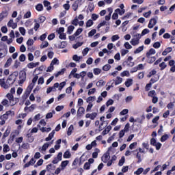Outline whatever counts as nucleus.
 Returning <instances> with one entry per match:
<instances>
[{"label": "nucleus", "instance_id": "nucleus-1", "mask_svg": "<svg viewBox=\"0 0 175 175\" xmlns=\"http://www.w3.org/2000/svg\"><path fill=\"white\" fill-rule=\"evenodd\" d=\"M17 76H18V72H14L12 74H11L7 81V85L8 86V88L10 87H12V85H13L14 84V83L16 82V81L17 80Z\"/></svg>", "mask_w": 175, "mask_h": 175}, {"label": "nucleus", "instance_id": "nucleus-2", "mask_svg": "<svg viewBox=\"0 0 175 175\" xmlns=\"http://www.w3.org/2000/svg\"><path fill=\"white\" fill-rule=\"evenodd\" d=\"M19 85L24 84V82L27 80V72L21 70L19 72Z\"/></svg>", "mask_w": 175, "mask_h": 175}, {"label": "nucleus", "instance_id": "nucleus-3", "mask_svg": "<svg viewBox=\"0 0 175 175\" xmlns=\"http://www.w3.org/2000/svg\"><path fill=\"white\" fill-rule=\"evenodd\" d=\"M38 79H39V77L38 75H36L33 79L32 83L28 86L27 90H29L27 95H29L30 92L32 91V89L33 87H35V83L36 81H38Z\"/></svg>", "mask_w": 175, "mask_h": 175}, {"label": "nucleus", "instance_id": "nucleus-4", "mask_svg": "<svg viewBox=\"0 0 175 175\" xmlns=\"http://www.w3.org/2000/svg\"><path fill=\"white\" fill-rule=\"evenodd\" d=\"M81 2H83V0H76L71 6L72 9L76 12L79 9V6H81Z\"/></svg>", "mask_w": 175, "mask_h": 175}, {"label": "nucleus", "instance_id": "nucleus-5", "mask_svg": "<svg viewBox=\"0 0 175 175\" xmlns=\"http://www.w3.org/2000/svg\"><path fill=\"white\" fill-rule=\"evenodd\" d=\"M157 20H158V16H156V18H151L149 21L148 27L150 29L154 28V26L157 25Z\"/></svg>", "mask_w": 175, "mask_h": 175}, {"label": "nucleus", "instance_id": "nucleus-6", "mask_svg": "<svg viewBox=\"0 0 175 175\" xmlns=\"http://www.w3.org/2000/svg\"><path fill=\"white\" fill-rule=\"evenodd\" d=\"M109 159H110V153H109V152H107L102 157L101 161L102 162H104V163H107V162H109Z\"/></svg>", "mask_w": 175, "mask_h": 175}, {"label": "nucleus", "instance_id": "nucleus-7", "mask_svg": "<svg viewBox=\"0 0 175 175\" xmlns=\"http://www.w3.org/2000/svg\"><path fill=\"white\" fill-rule=\"evenodd\" d=\"M36 109V105L32 104L30 107H25L24 108V111L32 112Z\"/></svg>", "mask_w": 175, "mask_h": 175}, {"label": "nucleus", "instance_id": "nucleus-8", "mask_svg": "<svg viewBox=\"0 0 175 175\" xmlns=\"http://www.w3.org/2000/svg\"><path fill=\"white\" fill-rule=\"evenodd\" d=\"M50 146V144L45 143L42 148H39V151L40 152H42V154H44V152H46L47 148H49V146Z\"/></svg>", "mask_w": 175, "mask_h": 175}, {"label": "nucleus", "instance_id": "nucleus-9", "mask_svg": "<svg viewBox=\"0 0 175 175\" xmlns=\"http://www.w3.org/2000/svg\"><path fill=\"white\" fill-rule=\"evenodd\" d=\"M0 85L3 87V88H5V90L9 88V86L8 85V83L5 82V79H0Z\"/></svg>", "mask_w": 175, "mask_h": 175}, {"label": "nucleus", "instance_id": "nucleus-10", "mask_svg": "<svg viewBox=\"0 0 175 175\" xmlns=\"http://www.w3.org/2000/svg\"><path fill=\"white\" fill-rule=\"evenodd\" d=\"M36 162V161H35V159L32 158L29 163L25 164L24 167H29V166L35 165Z\"/></svg>", "mask_w": 175, "mask_h": 175}, {"label": "nucleus", "instance_id": "nucleus-11", "mask_svg": "<svg viewBox=\"0 0 175 175\" xmlns=\"http://www.w3.org/2000/svg\"><path fill=\"white\" fill-rule=\"evenodd\" d=\"M46 170L47 172H54V170H55V165H53V164H49L46 166Z\"/></svg>", "mask_w": 175, "mask_h": 175}, {"label": "nucleus", "instance_id": "nucleus-12", "mask_svg": "<svg viewBox=\"0 0 175 175\" xmlns=\"http://www.w3.org/2000/svg\"><path fill=\"white\" fill-rule=\"evenodd\" d=\"M110 131H111V126L109 125V126H107V128H105V129L102 132L103 136H105V135H107V133H109V132H110Z\"/></svg>", "mask_w": 175, "mask_h": 175}, {"label": "nucleus", "instance_id": "nucleus-13", "mask_svg": "<svg viewBox=\"0 0 175 175\" xmlns=\"http://www.w3.org/2000/svg\"><path fill=\"white\" fill-rule=\"evenodd\" d=\"M44 21H46V17L44 16H40L38 20H34V23H38L39 24H42V23H44Z\"/></svg>", "mask_w": 175, "mask_h": 175}, {"label": "nucleus", "instance_id": "nucleus-14", "mask_svg": "<svg viewBox=\"0 0 175 175\" xmlns=\"http://www.w3.org/2000/svg\"><path fill=\"white\" fill-rule=\"evenodd\" d=\"M44 6L46 8V10H51V6H50V2L47 0L43 1Z\"/></svg>", "mask_w": 175, "mask_h": 175}, {"label": "nucleus", "instance_id": "nucleus-15", "mask_svg": "<svg viewBox=\"0 0 175 175\" xmlns=\"http://www.w3.org/2000/svg\"><path fill=\"white\" fill-rule=\"evenodd\" d=\"M139 38H133L130 43L133 45V46H137V44H139Z\"/></svg>", "mask_w": 175, "mask_h": 175}, {"label": "nucleus", "instance_id": "nucleus-16", "mask_svg": "<svg viewBox=\"0 0 175 175\" xmlns=\"http://www.w3.org/2000/svg\"><path fill=\"white\" fill-rule=\"evenodd\" d=\"M155 53H156L155 49H150L149 51L146 53L147 58H150V56L155 54Z\"/></svg>", "mask_w": 175, "mask_h": 175}, {"label": "nucleus", "instance_id": "nucleus-17", "mask_svg": "<svg viewBox=\"0 0 175 175\" xmlns=\"http://www.w3.org/2000/svg\"><path fill=\"white\" fill-rule=\"evenodd\" d=\"M133 84V79H127L126 81L125 82L126 87H131Z\"/></svg>", "mask_w": 175, "mask_h": 175}, {"label": "nucleus", "instance_id": "nucleus-18", "mask_svg": "<svg viewBox=\"0 0 175 175\" xmlns=\"http://www.w3.org/2000/svg\"><path fill=\"white\" fill-rule=\"evenodd\" d=\"M84 111H85V109L83 107H80L77 111V115L78 116H83L84 114Z\"/></svg>", "mask_w": 175, "mask_h": 175}, {"label": "nucleus", "instance_id": "nucleus-19", "mask_svg": "<svg viewBox=\"0 0 175 175\" xmlns=\"http://www.w3.org/2000/svg\"><path fill=\"white\" fill-rule=\"evenodd\" d=\"M74 30H75V26L70 25L68 27L67 33L68 35H72V33L73 32Z\"/></svg>", "mask_w": 175, "mask_h": 175}, {"label": "nucleus", "instance_id": "nucleus-20", "mask_svg": "<svg viewBox=\"0 0 175 175\" xmlns=\"http://www.w3.org/2000/svg\"><path fill=\"white\" fill-rule=\"evenodd\" d=\"M143 50H144V46H141L139 47H138L135 51L134 53L135 54H139V53H142V51H143Z\"/></svg>", "mask_w": 175, "mask_h": 175}, {"label": "nucleus", "instance_id": "nucleus-21", "mask_svg": "<svg viewBox=\"0 0 175 175\" xmlns=\"http://www.w3.org/2000/svg\"><path fill=\"white\" fill-rule=\"evenodd\" d=\"M64 158L65 159H69L70 158V157H72V154H70V152H69V150H66L64 155H63Z\"/></svg>", "mask_w": 175, "mask_h": 175}, {"label": "nucleus", "instance_id": "nucleus-22", "mask_svg": "<svg viewBox=\"0 0 175 175\" xmlns=\"http://www.w3.org/2000/svg\"><path fill=\"white\" fill-rule=\"evenodd\" d=\"M143 172H144V169H143V167H139L134 172V174L140 175Z\"/></svg>", "mask_w": 175, "mask_h": 175}, {"label": "nucleus", "instance_id": "nucleus-23", "mask_svg": "<svg viewBox=\"0 0 175 175\" xmlns=\"http://www.w3.org/2000/svg\"><path fill=\"white\" fill-rule=\"evenodd\" d=\"M95 99H96V97L90 96L87 98L86 102L87 103H91V102H95Z\"/></svg>", "mask_w": 175, "mask_h": 175}, {"label": "nucleus", "instance_id": "nucleus-24", "mask_svg": "<svg viewBox=\"0 0 175 175\" xmlns=\"http://www.w3.org/2000/svg\"><path fill=\"white\" fill-rule=\"evenodd\" d=\"M12 62L13 60L12 59V57H10L4 65L5 68H9V66L12 65Z\"/></svg>", "mask_w": 175, "mask_h": 175}, {"label": "nucleus", "instance_id": "nucleus-25", "mask_svg": "<svg viewBox=\"0 0 175 175\" xmlns=\"http://www.w3.org/2000/svg\"><path fill=\"white\" fill-rule=\"evenodd\" d=\"M121 83H122V78L117 77L115 81V85H118V84H121Z\"/></svg>", "mask_w": 175, "mask_h": 175}, {"label": "nucleus", "instance_id": "nucleus-26", "mask_svg": "<svg viewBox=\"0 0 175 175\" xmlns=\"http://www.w3.org/2000/svg\"><path fill=\"white\" fill-rule=\"evenodd\" d=\"M106 84V82H105L103 80H100L96 83L97 87H103Z\"/></svg>", "mask_w": 175, "mask_h": 175}, {"label": "nucleus", "instance_id": "nucleus-27", "mask_svg": "<svg viewBox=\"0 0 175 175\" xmlns=\"http://www.w3.org/2000/svg\"><path fill=\"white\" fill-rule=\"evenodd\" d=\"M68 163H69V161H68V160L62 161L61 163V166H62V169H65V167H66V166H68Z\"/></svg>", "mask_w": 175, "mask_h": 175}, {"label": "nucleus", "instance_id": "nucleus-28", "mask_svg": "<svg viewBox=\"0 0 175 175\" xmlns=\"http://www.w3.org/2000/svg\"><path fill=\"white\" fill-rule=\"evenodd\" d=\"M46 47H49V42L44 41L40 45V49H46Z\"/></svg>", "mask_w": 175, "mask_h": 175}, {"label": "nucleus", "instance_id": "nucleus-29", "mask_svg": "<svg viewBox=\"0 0 175 175\" xmlns=\"http://www.w3.org/2000/svg\"><path fill=\"white\" fill-rule=\"evenodd\" d=\"M96 33V29H93L88 33L89 38L94 36Z\"/></svg>", "mask_w": 175, "mask_h": 175}, {"label": "nucleus", "instance_id": "nucleus-30", "mask_svg": "<svg viewBox=\"0 0 175 175\" xmlns=\"http://www.w3.org/2000/svg\"><path fill=\"white\" fill-rule=\"evenodd\" d=\"M14 23H13V19H11L8 23V27H12V28H13V29H14V28H16V27H17V25H14V26H13Z\"/></svg>", "mask_w": 175, "mask_h": 175}, {"label": "nucleus", "instance_id": "nucleus-31", "mask_svg": "<svg viewBox=\"0 0 175 175\" xmlns=\"http://www.w3.org/2000/svg\"><path fill=\"white\" fill-rule=\"evenodd\" d=\"M68 44L65 41H62L60 44L59 45V49H65Z\"/></svg>", "mask_w": 175, "mask_h": 175}, {"label": "nucleus", "instance_id": "nucleus-32", "mask_svg": "<svg viewBox=\"0 0 175 175\" xmlns=\"http://www.w3.org/2000/svg\"><path fill=\"white\" fill-rule=\"evenodd\" d=\"M3 151V152H8V151H10V148H9V145L4 144Z\"/></svg>", "mask_w": 175, "mask_h": 175}, {"label": "nucleus", "instance_id": "nucleus-33", "mask_svg": "<svg viewBox=\"0 0 175 175\" xmlns=\"http://www.w3.org/2000/svg\"><path fill=\"white\" fill-rule=\"evenodd\" d=\"M167 139H169V135L167 134H165L161 137V142L163 143V142H166Z\"/></svg>", "mask_w": 175, "mask_h": 175}, {"label": "nucleus", "instance_id": "nucleus-34", "mask_svg": "<svg viewBox=\"0 0 175 175\" xmlns=\"http://www.w3.org/2000/svg\"><path fill=\"white\" fill-rule=\"evenodd\" d=\"M116 13H118L120 16H122L124 13H125V10H120V8H118L115 10Z\"/></svg>", "mask_w": 175, "mask_h": 175}, {"label": "nucleus", "instance_id": "nucleus-35", "mask_svg": "<svg viewBox=\"0 0 175 175\" xmlns=\"http://www.w3.org/2000/svg\"><path fill=\"white\" fill-rule=\"evenodd\" d=\"M36 9L38 10V12H42V10H43V5L40 3L38 4Z\"/></svg>", "mask_w": 175, "mask_h": 175}, {"label": "nucleus", "instance_id": "nucleus-36", "mask_svg": "<svg viewBox=\"0 0 175 175\" xmlns=\"http://www.w3.org/2000/svg\"><path fill=\"white\" fill-rule=\"evenodd\" d=\"M111 68V66L110 64H106L103 67V70H105V72H107V70H110Z\"/></svg>", "mask_w": 175, "mask_h": 175}, {"label": "nucleus", "instance_id": "nucleus-37", "mask_svg": "<svg viewBox=\"0 0 175 175\" xmlns=\"http://www.w3.org/2000/svg\"><path fill=\"white\" fill-rule=\"evenodd\" d=\"M101 72H102V70L100 68L94 69V74L96 75V76H98V75H100Z\"/></svg>", "mask_w": 175, "mask_h": 175}, {"label": "nucleus", "instance_id": "nucleus-38", "mask_svg": "<svg viewBox=\"0 0 175 175\" xmlns=\"http://www.w3.org/2000/svg\"><path fill=\"white\" fill-rule=\"evenodd\" d=\"M94 24V21L90 19L86 23V27L90 28V27L92 26Z\"/></svg>", "mask_w": 175, "mask_h": 175}, {"label": "nucleus", "instance_id": "nucleus-39", "mask_svg": "<svg viewBox=\"0 0 175 175\" xmlns=\"http://www.w3.org/2000/svg\"><path fill=\"white\" fill-rule=\"evenodd\" d=\"M125 163V157H122L121 159L119 161L118 165L122 166Z\"/></svg>", "mask_w": 175, "mask_h": 175}, {"label": "nucleus", "instance_id": "nucleus-40", "mask_svg": "<svg viewBox=\"0 0 175 175\" xmlns=\"http://www.w3.org/2000/svg\"><path fill=\"white\" fill-rule=\"evenodd\" d=\"M65 73V68L62 69L60 71L57 72V74L55 75V77H58V76H61Z\"/></svg>", "mask_w": 175, "mask_h": 175}, {"label": "nucleus", "instance_id": "nucleus-41", "mask_svg": "<svg viewBox=\"0 0 175 175\" xmlns=\"http://www.w3.org/2000/svg\"><path fill=\"white\" fill-rule=\"evenodd\" d=\"M91 167V164L90 163L86 162L83 165V169L85 170H90V167Z\"/></svg>", "mask_w": 175, "mask_h": 175}, {"label": "nucleus", "instance_id": "nucleus-42", "mask_svg": "<svg viewBox=\"0 0 175 175\" xmlns=\"http://www.w3.org/2000/svg\"><path fill=\"white\" fill-rule=\"evenodd\" d=\"M72 131H73V125H70L68 128L67 131L68 136H70V135H72Z\"/></svg>", "mask_w": 175, "mask_h": 175}, {"label": "nucleus", "instance_id": "nucleus-43", "mask_svg": "<svg viewBox=\"0 0 175 175\" xmlns=\"http://www.w3.org/2000/svg\"><path fill=\"white\" fill-rule=\"evenodd\" d=\"M27 57H25V55L24 54H21L20 56H19V61L21 62H24V61H25Z\"/></svg>", "mask_w": 175, "mask_h": 175}, {"label": "nucleus", "instance_id": "nucleus-44", "mask_svg": "<svg viewBox=\"0 0 175 175\" xmlns=\"http://www.w3.org/2000/svg\"><path fill=\"white\" fill-rule=\"evenodd\" d=\"M124 46L127 50H131V49H132V46L131 44H129V42H128L124 43Z\"/></svg>", "mask_w": 175, "mask_h": 175}, {"label": "nucleus", "instance_id": "nucleus-45", "mask_svg": "<svg viewBox=\"0 0 175 175\" xmlns=\"http://www.w3.org/2000/svg\"><path fill=\"white\" fill-rule=\"evenodd\" d=\"M10 134V130L7 129L5 131V132L4 133L3 135V139H5V137H8V136H9Z\"/></svg>", "mask_w": 175, "mask_h": 175}, {"label": "nucleus", "instance_id": "nucleus-46", "mask_svg": "<svg viewBox=\"0 0 175 175\" xmlns=\"http://www.w3.org/2000/svg\"><path fill=\"white\" fill-rule=\"evenodd\" d=\"M151 10H149L148 12H145L143 14L144 17H146V18H148L151 16Z\"/></svg>", "mask_w": 175, "mask_h": 175}, {"label": "nucleus", "instance_id": "nucleus-47", "mask_svg": "<svg viewBox=\"0 0 175 175\" xmlns=\"http://www.w3.org/2000/svg\"><path fill=\"white\" fill-rule=\"evenodd\" d=\"M99 149H96V152L92 153V158H98V153L100 152Z\"/></svg>", "mask_w": 175, "mask_h": 175}, {"label": "nucleus", "instance_id": "nucleus-48", "mask_svg": "<svg viewBox=\"0 0 175 175\" xmlns=\"http://www.w3.org/2000/svg\"><path fill=\"white\" fill-rule=\"evenodd\" d=\"M136 158L138 159L137 163H140V162H142V154H140L139 152L137 153Z\"/></svg>", "mask_w": 175, "mask_h": 175}, {"label": "nucleus", "instance_id": "nucleus-49", "mask_svg": "<svg viewBox=\"0 0 175 175\" xmlns=\"http://www.w3.org/2000/svg\"><path fill=\"white\" fill-rule=\"evenodd\" d=\"M96 116H98V113L96 112H93L90 113V120H95V118H96Z\"/></svg>", "mask_w": 175, "mask_h": 175}, {"label": "nucleus", "instance_id": "nucleus-50", "mask_svg": "<svg viewBox=\"0 0 175 175\" xmlns=\"http://www.w3.org/2000/svg\"><path fill=\"white\" fill-rule=\"evenodd\" d=\"M73 61H76V62H79L80 61V56H78L77 55H74L72 56Z\"/></svg>", "mask_w": 175, "mask_h": 175}, {"label": "nucleus", "instance_id": "nucleus-51", "mask_svg": "<svg viewBox=\"0 0 175 175\" xmlns=\"http://www.w3.org/2000/svg\"><path fill=\"white\" fill-rule=\"evenodd\" d=\"M154 146L156 147V150H161V147H162V144L157 142Z\"/></svg>", "mask_w": 175, "mask_h": 175}, {"label": "nucleus", "instance_id": "nucleus-52", "mask_svg": "<svg viewBox=\"0 0 175 175\" xmlns=\"http://www.w3.org/2000/svg\"><path fill=\"white\" fill-rule=\"evenodd\" d=\"M159 66L161 67V70H163V69H165L167 65H166V63L163 62L159 64Z\"/></svg>", "mask_w": 175, "mask_h": 175}, {"label": "nucleus", "instance_id": "nucleus-53", "mask_svg": "<svg viewBox=\"0 0 175 175\" xmlns=\"http://www.w3.org/2000/svg\"><path fill=\"white\" fill-rule=\"evenodd\" d=\"M120 39V36L118 35H114L111 37V42H116V40H118Z\"/></svg>", "mask_w": 175, "mask_h": 175}, {"label": "nucleus", "instance_id": "nucleus-54", "mask_svg": "<svg viewBox=\"0 0 175 175\" xmlns=\"http://www.w3.org/2000/svg\"><path fill=\"white\" fill-rule=\"evenodd\" d=\"M8 118H9V116L8 115L7 113H5V114L2 115L1 116H0V120H8Z\"/></svg>", "mask_w": 175, "mask_h": 175}, {"label": "nucleus", "instance_id": "nucleus-55", "mask_svg": "<svg viewBox=\"0 0 175 175\" xmlns=\"http://www.w3.org/2000/svg\"><path fill=\"white\" fill-rule=\"evenodd\" d=\"M46 38H47V33H45L41 35L40 36V40H41V42H43V40H44V39H46Z\"/></svg>", "mask_w": 175, "mask_h": 175}, {"label": "nucleus", "instance_id": "nucleus-56", "mask_svg": "<svg viewBox=\"0 0 175 175\" xmlns=\"http://www.w3.org/2000/svg\"><path fill=\"white\" fill-rule=\"evenodd\" d=\"M120 76L122 77H125V76H129V71H123L122 72H121Z\"/></svg>", "mask_w": 175, "mask_h": 175}, {"label": "nucleus", "instance_id": "nucleus-57", "mask_svg": "<svg viewBox=\"0 0 175 175\" xmlns=\"http://www.w3.org/2000/svg\"><path fill=\"white\" fill-rule=\"evenodd\" d=\"M59 38L62 40L63 39L64 40H65L66 39V33H59Z\"/></svg>", "mask_w": 175, "mask_h": 175}, {"label": "nucleus", "instance_id": "nucleus-58", "mask_svg": "<svg viewBox=\"0 0 175 175\" xmlns=\"http://www.w3.org/2000/svg\"><path fill=\"white\" fill-rule=\"evenodd\" d=\"M114 103V100L113 99H109L107 103H106V106L109 107V106H111Z\"/></svg>", "mask_w": 175, "mask_h": 175}, {"label": "nucleus", "instance_id": "nucleus-59", "mask_svg": "<svg viewBox=\"0 0 175 175\" xmlns=\"http://www.w3.org/2000/svg\"><path fill=\"white\" fill-rule=\"evenodd\" d=\"M81 32H83V29L79 28L74 34H75V36H79Z\"/></svg>", "mask_w": 175, "mask_h": 175}, {"label": "nucleus", "instance_id": "nucleus-60", "mask_svg": "<svg viewBox=\"0 0 175 175\" xmlns=\"http://www.w3.org/2000/svg\"><path fill=\"white\" fill-rule=\"evenodd\" d=\"M64 107H65L64 105H58L56 107L55 110L56 111H61V110H64Z\"/></svg>", "mask_w": 175, "mask_h": 175}, {"label": "nucleus", "instance_id": "nucleus-61", "mask_svg": "<svg viewBox=\"0 0 175 175\" xmlns=\"http://www.w3.org/2000/svg\"><path fill=\"white\" fill-rule=\"evenodd\" d=\"M153 47L154 49H159L161 47V43L159 42H157L153 44Z\"/></svg>", "mask_w": 175, "mask_h": 175}, {"label": "nucleus", "instance_id": "nucleus-62", "mask_svg": "<svg viewBox=\"0 0 175 175\" xmlns=\"http://www.w3.org/2000/svg\"><path fill=\"white\" fill-rule=\"evenodd\" d=\"M19 32L24 36L25 35V29L24 27H20Z\"/></svg>", "mask_w": 175, "mask_h": 175}, {"label": "nucleus", "instance_id": "nucleus-63", "mask_svg": "<svg viewBox=\"0 0 175 175\" xmlns=\"http://www.w3.org/2000/svg\"><path fill=\"white\" fill-rule=\"evenodd\" d=\"M88 9V10H90V12H92V10L95 9V8L94 7V3L89 4Z\"/></svg>", "mask_w": 175, "mask_h": 175}, {"label": "nucleus", "instance_id": "nucleus-64", "mask_svg": "<svg viewBox=\"0 0 175 175\" xmlns=\"http://www.w3.org/2000/svg\"><path fill=\"white\" fill-rule=\"evenodd\" d=\"M27 46H32V44H33V40L32 39H29L27 42Z\"/></svg>", "mask_w": 175, "mask_h": 175}]
</instances>
